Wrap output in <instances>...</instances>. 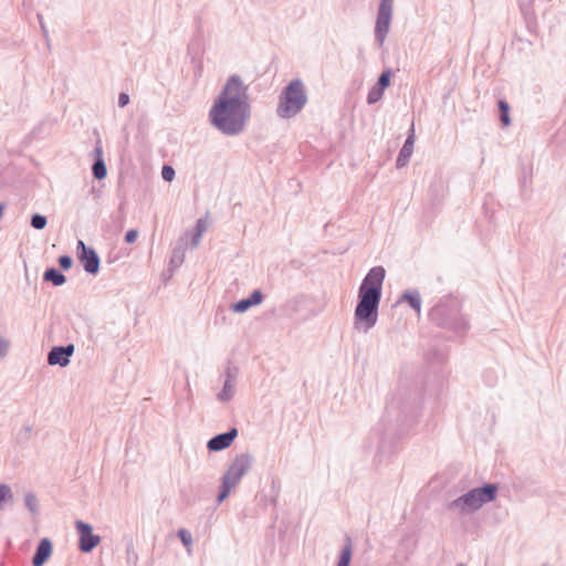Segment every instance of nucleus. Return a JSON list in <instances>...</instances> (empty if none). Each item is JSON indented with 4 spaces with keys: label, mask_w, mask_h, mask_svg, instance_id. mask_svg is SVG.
<instances>
[{
    "label": "nucleus",
    "mask_w": 566,
    "mask_h": 566,
    "mask_svg": "<svg viewBox=\"0 0 566 566\" xmlns=\"http://www.w3.org/2000/svg\"><path fill=\"white\" fill-rule=\"evenodd\" d=\"M457 566H465V565H463V564H459V565H457Z\"/></svg>",
    "instance_id": "obj_38"
},
{
    "label": "nucleus",
    "mask_w": 566,
    "mask_h": 566,
    "mask_svg": "<svg viewBox=\"0 0 566 566\" xmlns=\"http://www.w3.org/2000/svg\"><path fill=\"white\" fill-rule=\"evenodd\" d=\"M182 545L187 548L188 555H191L192 536L186 528H180L177 533Z\"/></svg>",
    "instance_id": "obj_24"
},
{
    "label": "nucleus",
    "mask_w": 566,
    "mask_h": 566,
    "mask_svg": "<svg viewBox=\"0 0 566 566\" xmlns=\"http://www.w3.org/2000/svg\"><path fill=\"white\" fill-rule=\"evenodd\" d=\"M75 528L80 536L78 547L81 552L90 553L99 544L101 537L93 533L91 524L83 521H76Z\"/></svg>",
    "instance_id": "obj_10"
},
{
    "label": "nucleus",
    "mask_w": 566,
    "mask_h": 566,
    "mask_svg": "<svg viewBox=\"0 0 566 566\" xmlns=\"http://www.w3.org/2000/svg\"><path fill=\"white\" fill-rule=\"evenodd\" d=\"M43 280L54 286H62L66 282V276L59 269L52 266L44 271Z\"/></svg>",
    "instance_id": "obj_18"
},
{
    "label": "nucleus",
    "mask_w": 566,
    "mask_h": 566,
    "mask_svg": "<svg viewBox=\"0 0 566 566\" xmlns=\"http://www.w3.org/2000/svg\"><path fill=\"white\" fill-rule=\"evenodd\" d=\"M238 429L232 427L228 431L213 436L207 442V449L211 452L222 451L229 448L238 437Z\"/></svg>",
    "instance_id": "obj_12"
},
{
    "label": "nucleus",
    "mask_w": 566,
    "mask_h": 566,
    "mask_svg": "<svg viewBox=\"0 0 566 566\" xmlns=\"http://www.w3.org/2000/svg\"><path fill=\"white\" fill-rule=\"evenodd\" d=\"M129 95L127 93H119L118 95V106L119 107H125L126 105H128L129 103Z\"/></svg>",
    "instance_id": "obj_35"
},
{
    "label": "nucleus",
    "mask_w": 566,
    "mask_h": 566,
    "mask_svg": "<svg viewBox=\"0 0 566 566\" xmlns=\"http://www.w3.org/2000/svg\"><path fill=\"white\" fill-rule=\"evenodd\" d=\"M263 293L261 290H254L248 297L237 301L231 304L230 308L234 313H244L252 306H256L263 301Z\"/></svg>",
    "instance_id": "obj_15"
},
{
    "label": "nucleus",
    "mask_w": 566,
    "mask_h": 566,
    "mask_svg": "<svg viewBox=\"0 0 566 566\" xmlns=\"http://www.w3.org/2000/svg\"><path fill=\"white\" fill-rule=\"evenodd\" d=\"M385 276L384 266L377 265L371 268L363 279L354 312V328L356 331L368 333L377 324Z\"/></svg>",
    "instance_id": "obj_3"
},
{
    "label": "nucleus",
    "mask_w": 566,
    "mask_h": 566,
    "mask_svg": "<svg viewBox=\"0 0 566 566\" xmlns=\"http://www.w3.org/2000/svg\"><path fill=\"white\" fill-rule=\"evenodd\" d=\"M138 237V231L136 229H129L124 237L126 243H134Z\"/></svg>",
    "instance_id": "obj_34"
},
{
    "label": "nucleus",
    "mask_w": 566,
    "mask_h": 566,
    "mask_svg": "<svg viewBox=\"0 0 566 566\" xmlns=\"http://www.w3.org/2000/svg\"><path fill=\"white\" fill-rule=\"evenodd\" d=\"M394 0H380L375 23V40L382 45L392 19Z\"/></svg>",
    "instance_id": "obj_8"
},
{
    "label": "nucleus",
    "mask_w": 566,
    "mask_h": 566,
    "mask_svg": "<svg viewBox=\"0 0 566 566\" xmlns=\"http://www.w3.org/2000/svg\"><path fill=\"white\" fill-rule=\"evenodd\" d=\"M415 139H416V135H415V127H413V124H412L410 129H409L407 139L405 140V144L401 147V149L399 150V154H398L397 159H396V167L398 169L403 168L405 166H407V164H408V161H409V159H410V157H411V155L413 153Z\"/></svg>",
    "instance_id": "obj_13"
},
{
    "label": "nucleus",
    "mask_w": 566,
    "mask_h": 566,
    "mask_svg": "<svg viewBox=\"0 0 566 566\" xmlns=\"http://www.w3.org/2000/svg\"><path fill=\"white\" fill-rule=\"evenodd\" d=\"M234 394H235V385L224 381L222 389L217 395V399L221 402H229L234 397Z\"/></svg>",
    "instance_id": "obj_22"
},
{
    "label": "nucleus",
    "mask_w": 566,
    "mask_h": 566,
    "mask_svg": "<svg viewBox=\"0 0 566 566\" xmlns=\"http://www.w3.org/2000/svg\"><path fill=\"white\" fill-rule=\"evenodd\" d=\"M249 87L242 78L231 75L209 111L210 123L222 134L235 136L250 119Z\"/></svg>",
    "instance_id": "obj_1"
},
{
    "label": "nucleus",
    "mask_w": 566,
    "mask_h": 566,
    "mask_svg": "<svg viewBox=\"0 0 566 566\" xmlns=\"http://www.w3.org/2000/svg\"><path fill=\"white\" fill-rule=\"evenodd\" d=\"M185 261V247L182 244L177 245L171 253L170 256V268L171 270L178 269Z\"/></svg>",
    "instance_id": "obj_21"
},
{
    "label": "nucleus",
    "mask_w": 566,
    "mask_h": 566,
    "mask_svg": "<svg viewBox=\"0 0 566 566\" xmlns=\"http://www.w3.org/2000/svg\"><path fill=\"white\" fill-rule=\"evenodd\" d=\"M420 396L416 388L401 386L391 395L382 419L384 432L379 437L376 459L382 462L396 451L395 433L403 434L416 421Z\"/></svg>",
    "instance_id": "obj_2"
},
{
    "label": "nucleus",
    "mask_w": 566,
    "mask_h": 566,
    "mask_svg": "<svg viewBox=\"0 0 566 566\" xmlns=\"http://www.w3.org/2000/svg\"><path fill=\"white\" fill-rule=\"evenodd\" d=\"M542 566H549V565H548V564H544V565H542Z\"/></svg>",
    "instance_id": "obj_39"
},
{
    "label": "nucleus",
    "mask_w": 566,
    "mask_h": 566,
    "mask_svg": "<svg viewBox=\"0 0 566 566\" xmlns=\"http://www.w3.org/2000/svg\"><path fill=\"white\" fill-rule=\"evenodd\" d=\"M307 99L306 88L302 80H292L279 96L277 116L284 119L296 116L304 108Z\"/></svg>",
    "instance_id": "obj_6"
},
{
    "label": "nucleus",
    "mask_w": 566,
    "mask_h": 566,
    "mask_svg": "<svg viewBox=\"0 0 566 566\" xmlns=\"http://www.w3.org/2000/svg\"><path fill=\"white\" fill-rule=\"evenodd\" d=\"M353 555L352 541L350 538L346 539V544L343 546L339 558L337 560L336 566H349L350 559Z\"/></svg>",
    "instance_id": "obj_20"
},
{
    "label": "nucleus",
    "mask_w": 566,
    "mask_h": 566,
    "mask_svg": "<svg viewBox=\"0 0 566 566\" xmlns=\"http://www.w3.org/2000/svg\"><path fill=\"white\" fill-rule=\"evenodd\" d=\"M77 258L86 273L96 275L99 272L101 259L97 252L82 240L77 241Z\"/></svg>",
    "instance_id": "obj_9"
},
{
    "label": "nucleus",
    "mask_w": 566,
    "mask_h": 566,
    "mask_svg": "<svg viewBox=\"0 0 566 566\" xmlns=\"http://www.w3.org/2000/svg\"><path fill=\"white\" fill-rule=\"evenodd\" d=\"M499 112H500V120L504 126H509L511 124L510 118V105L506 101L500 99L497 103Z\"/></svg>",
    "instance_id": "obj_23"
},
{
    "label": "nucleus",
    "mask_w": 566,
    "mask_h": 566,
    "mask_svg": "<svg viewBox=\"0 0 566 566\" xmlns=\"http://www.w3.org/2000/svg\"><path fill=\"white\" fill-rule=\"evenodd\" d=\"M161 177L165 181H171L175 178V169L169 165H164L161 169Z\"/></svg>",
    "instance_id": "obj_32"
},
{
    "label": "nucleus",
    "mask_w": 566,
    "mask_h": 566,
    "mask_svg": "<svg viewBox=\"0 0 566 566\" xmlns=\"http://www.w3.org/2000/svg\"><path fill=\"white\" fill-rule=\"evenodd\" d=\"M206 231L203 219H198L195 229L190 232V242L192 248H197L200 243L202 233Z\"/></svg>",
    "instance_id": "obj_19"
},
{
    "label": "nucleus",
    "mask_w": 566,
    "mask_h": 566,
    "mask_svg": "<svg viewBox=\"0 0 566 566\" xmlns=\"http://www.w3.org/2000/svg\"><path fill=\"white\" fill-rule=\"evenodd\" d=\"M30 224L33 229L35 230H42L46 227L48 224V219L43 214H40V213H33L31 216V220H30Z\"/></svg>",
    "instance_id": "obj_26"
},
{
    "label": "nucleus",
    "mask_w": 566,
    "mask_h": 566,
    "mask_svg": "<svg viewBox=\"0 0 566 566\" xmlns=\"http://www.w3.org/2000/svg\"><path fill=\"white\" fill-rule=\"evenodd\" d=\"M93 154L94 163L92 165V174L95 179L102 180L107 176V167L104 160L103 146L101 139L96 142Z\"/></svg>",
    "instance_id": "obj_14"
},
{
    "label": "nucleus",
    "mask_w": 566,
    "mask_h": 566,
    "mask_svg": "<svg viewBox=\"0 0 566 566\" xmlns=\"http://www.w3.org/2000/svg\"><path fill=\"white\" fill-rule=\"evenodd\" d=\"M52 551L53 544L51 539L46 537L42 538L35 548V553L32 557V565L43 566L52 555Z\"/></svg>",
    "instance_id": "obj_16"
},
{
    "label": "nucleus",
    "mask_w": 566,
    "mask_h": 566,
    "mask_svg": "<svg viewBox=\"0 0 566 566\" xmlns=\"http://www.w3.org/2000/svg\"><path fill=\"white\" fill-rule=\"evenodd\" d=\"M399 301L408 303L409 306L418 314L421 312V296L418 290L413 289L405 291Z\"/></svg>",
    "instance_id": "obj_17"
},
{
    "label": "nucleus",
    "mask_w": 566,
    "mask_h": 566,
    "mask_svg": "<svg viewBox=\"0 0 566 566\" xmlns=\"http://www.w3.org/2000/svg\"><path fill=\"white\" fill-rule=\"evenodd\" d=\"M57 262H59L60 268L64 271L70 270L73 265V259L69 254L59 256Z\"/></svg>",
    "instance_id": "obj_31"
},
{
    "label": "nucleus",
    "mask_w": 566,
    "mask_h": 566,
    "mask_svg": "<svg viewBox=\"0 0 566 566\" xmlns=\"http://www.w3.org/2000/svg\"><path fill=\"white\" fill-rule=\"evenodd\" d=\"M252 464L253 457L249 452H242L234 457L221 478L220 490L217 495V502L219 504L229 496L231 490L239 485L240 481L251 469Z\"/></svg>",
    "instance_id": "obj_7"
},
{
    "label": "nucleus",
    "mask_w": 566,
    "mask_h": 566,
    "mask_svg": "<svg viewBox=\"0 0 566 566\" xmlns=\"http://www.w3.org/2000/svg\"><path fill=\"white\" fill-rule=\"evenodd\" d=\"M391 75L392 72L390 69L382 71L375 85L385 91L390 85Z\"/></svg>",
    "instance_id": "obj_27"
},
{
    "label": "nucleus",
    "mask_w": 566,
    "mask_h": 566,
    "mask_svg": "<svg viewBox=\"0 0 566 566\" xmlns=\"http://www.w3.org/2000/svg\"><path fill=\"white\" fill-rule=\"evenodd\" d=\"M74 345L67 344L65 346H53L48 353V364L50 366L66 367L74 353Z\"/></svg>",
    "instance_id": "obj_11"
},
{
    "label": "nucleus",
    "mask_w": 566,
    "mask_h": 566,
    "mask_svg": "<svg viewBox=\"0 0 566 566\" xmlns=\"http://www.w3.org/2000/svg\"><path fill=\"white\" fill-rule=\"evenodd\" d=\"M126 555H127V557H126L127 563L132 566H137L138 555L135 552L133 544L127 545Z\"/></svg>",
    "instance_id": "obj_30"
},
{
    "label": "nucleus",
    "mask_w": 566,
    "mask_h": 566,
    "mask_svg": "<svg viewBox=\"0 0 566 566\" xmlns=\"http://www.w3.org/2000/svg\"><path fill=\"white\" fill-rule=\"evenodd\" d=\"M10 343L8 339L0 335V359L8 355Z\"/></svg>",
    "instance_id": "obj_33"
},
{
    "label": "nucleus",
    "mask_w": 566,
    "mask_h": 566,
    "mask_svg": "<svg viewBox=\"0 0 566 566\" xmlns=\"http://www.w3.org/2000/svg\"><path fill=\"white\" fill-rule=\"evenodd\" d=\"M499 486L495 483H484L457 499L447 503V510L459 516H465L478 512L484 504L496 499Z\"/></svg>",
    "instance_id": "obj_5"
},
{
    "label": "nucleus",
    "mask_w": 566,
    "mask_h": 566,
    "mask_svg": "<svg viewBox=\"0 0 566 566\" xmlns=\"http://www.w3.org/2000/svg\"><path fill=\"white\" fill-rule=\"evenodd\" d=\"M24 504L33 515L39 513V501L33 493L30 492L25 494Z\"/></svg>",
    "instance_id": "obj_25"
},
{
    "label": "nucleus",
    "mask_w": 566,
    "mask_h": 566,
    "mask_svg": "<svg viewBox=\"0 0 566 566\" xmlns=\"http://www.w3.org/2000/svg\"><path fill=\"white\" fill-rule=\"evenodd\" d=\"M238 373H239V369L237 367L228 366L224 370V377H226L224 381L235 385Z\"/></svg>",
    "instance_id": "obj_29"
},
{
    "label": "nucleus",
    "mask_w": 566,
    "mask_h": 566,
    "mask_svg": "<svg viewBox=\"0 0 566 566\" xmlns=\"http://www.w3.org/2000/svg\"><path fill=\"white\" fill-rule=\"evenodd\" d=\"M38 20H39L43 36L45 38L46 42L49 43V31H48L45 23L43 22V18L41 14H38Z\"/></svg>",
    "instance_id": "obj_36"
},
{
    "label": "nucleus",
    "mask_w": 566,
    "mask_h": 566,
    "mask_svg": "<svg viewBox=\"0 0 566 566\" xmlns=\"http://www.w3.org/2000/svg\"><path fill=\"white\" fill-rule=\"evenodd\" d=\"M31 431H32V427H31V426H29V424H25V426L22 428V432L20 433V436H22V434H23V439H24V440H27V439L29 438V436H30Z\"/></svg>",
    "instance_id": "obj_37"
},
{
    "label": "nucleus",
    "mask_w": 566,
    "mask_h": 566,
    "mask_svg": "<svg viewBox=\"0 0 566 566\" xmlns=\"http://www.w3.org/2000/svg\"><path fill=\"white\" fill-rule=\"evenodd\" d=\"M384 92L385 91L382 88H379L378 86L374 85L368 92L367 103L369 105L377 103L382 98Z\"/></svg>",
    "instance_id": "obj_28"
},
{
    "label": "nucleus",
    "mask_w": 566,
    "mask_h": 566,
    "mask_svg": "<svg viewBox=\"0 0 566 566\" xmlns=\"http://www.w3.org/2000/svg\"><path fill=\"white\" fill-rule=\"evenodd\" d=\"M429 318L437 326L463 336L470 328L464 315L460 313L459 304L452 296L442 297L429 312Z\"/></svg>",
    "instance_id": "obj_4"
}]
</instances>
